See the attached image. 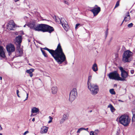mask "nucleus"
I'll return each mask as SVG.
<instances>
[{
  "instance_id": "5",
  "label": "nucleus",
  "mask_w": 135,
  "mask_h": 135,
  "mask_svg": "<svg viewBox=\"0 0 135 135\" xmlns=\"http://www.w3.org/2000/svg\"><path fill=\"white\" fill-rule=\"evenodd\" d=\"M108 76L110 79L119 80V75L117 71H114L108 74Z\"/></svg>"
},
{
  "instance_id": "35",
  "label": "nucleus",
  "mask_w": 135,
  "mask_h": 135,
  "mask_svg": "<svg viewBox=\"0 0 135 135\" xmlns=\"http://www.w3.org/2000/svg\"><path fill=\"white\" fill-rule=\"evenodd\" d=\"M99 131L98 129L95 130L94 131V133L95 134H96L97 135L98 133L99 132Z\"/></svg>"
},
{
  "instance_id": "33",
  "label": "nucleus",
  "mask_w": 135,
  "mask_h": 135,
  "mask_svg": "<svg viewBox=\"0 0 135 135\" xmlns=\"http://www.w3.org/2000/svg\"><path fill=\"white\" fill-rule=\"evenodd\" d=\"M119 1H117V2L115 4V8H116L118 7L119 5Z\"/></svg>"
},
{
  "instance_id": "22",
  "label": "nucleus",
  "mask_w": 135,
  "mask_h": 135,
  "mask_svg": "<svg viewBox=\"0 0 135 135\" xmlns=\"http://www.w3.org/2000/svg\"><path fill=\"white\" fill-rule=\"evenodd\" d=\"M15 25H13L12 26L11 25H7V28L10 30H13L15 27Z\"/></svg>"
},
{
  "instance_id": "20",
  "label": "nucleus",
  "mask_w": 135,
  "mask_h": 135,
  "mask_svg": "<svg viewBox=\"0 0 135 135\" xmlns=\"http://www.w3.org/2000/svg\"><path fill=\"white\" fill-rule=\"evenodd\" d=\"M93 71L95 72H96L98 71V69L97 68V65L96 64H94L92 68Z\"/></svg>"
},
{
  "instance_id": "8",
  "label": "nucleus",
  "mask_w": 135,
  "mask_h": 135,
  "mask_svg": "<svg viewBox=\"0 0 135 135\" xmlns=\"http://www.w3.org/2000/svg\"><path fill=\"white\" fill-rule=\"evenodd\" d=\"M6 48L9 56H10L11 53L13 52L15 50L14 46L11 44L7 45Z\"/></svg>"
},
{
  "instance_id": "18",
  "label": "nucleus",
  "mask_w": 135,
  "mask_h": 135,
  "mask_svg": "<svg viewBox=\"0 0 135 135\" xmlns=\"http://www.w3.org/2000/svg\"><path fill=\"white\" fill-rule=\"evenodd\" d=\"M17 51L19 53V56H20L22 54V50L20 48V46L18 45L17 48Z\"/></svg>"
},
{
  "instance_id": "4",
  "label": "nucleus",
  "mask_w": 135,
  "mask_h": 135,
  "mask_svg": "<svg viewBox=\"0 0 135 135\" xmlns=\"http://www.w3.org/2000/svg\"><path fill=\"white\" fill-rule=\"evenodd\" d=\"M119 120L120 123L126 127L128 126L129 124L131 119L128 115H123L119 118Z\"/></svg>"
},
{
  "instance_id": "23",
  "label": "nucleus",
  "mask_w": 135,
  "mask_h": 135,
  "mask_svg": "<svg viewBox=\"0 0 135 135\" xmlns=\"http://www.w3.org/2000/svg\"><path fill=\"white\" fill-rule=\"evenodd\" d=\"M132 113L133 114L132 121L133 122H134L135 121V109H134L133 110Z\"/></svg>"
},
{
  "instance_id": "57",
  "label": "nucleus",
  "mask_w": 135,
  "mask_h": 135,
  "mask_svg": "<svg viewBox=\"0 0 135 135\" xmlns=\"http://www.w3.org/2000/svg\"><path fill=\"white\" fill-rule=\"evenodd\" d=\"M2 135V133H0V135Z\"/></svg>"
},
{
  "instance_id": "28",
  "label": "nucleus",
  "mask_w": 135,
  "mask_h": 135,
  "mask_svg": "<svg viewBox=\"0 0 135 135\" xmlns=\"http://www.w3.org/2000/svg\"><path fill=\"white\" fill-rule=\"evenodd\" d=\"M7 25H11L12 26H13V25H15V24L14 22V21L13 20H11L10 21L9 23L7 24Z\"/></svg>"
},
{
  "instance_id": "27",
  "label": "nucleus",
  "mask_w": 135,
  "mask_h": 135,
  "mask_svg": "<svg viewBox=\"0 0 135 135\" xmlns=\"http://www.w3.org/2000/svg\"><path fill=\"white\" fill-rule=\"evenodd\" d=\"M34 70V69H30L27 70L26 71V72L29 74L32 73Z\"/></svg>"
},
{
  "instance_id": "25",
  "label": "nucleus",
  "mask_w": 135,
  "mask_h": 135,
  "mask_svg": "<svg viewBox=\"0 0 135 135\" xmlns=\"http://www.w3.org/2000/svg\"><path fill=\"white\" fill-rule=\"evenodd\" d=\"M62 25L65 30L67 31L68 30V26L67 24V23H64L63 25Z\"/></svg>"
},
{
  "instance_id": "34",
  "label": "nucleus",
  "mask_w": 135,
  "mask_h": 135,
  "mask_svg": "<svg viewBox=\"0 0 135 135\" xmlns=\"http://www.w3.org/2000/svg\"><path fill=\"white\" fill-rule=\"evenodd\" d=\"M109 92L110 93H115L113 89H110L109 90Z\"/></svg>"
},
{
  "instance_id": "47",
  "label": "nucleus",
  "mask_w": 135,
  "mask_h": 135,
  "mask_svg": "<svg viewBox=\"0 0 135 135\" xmlns=\"http://www.w3.org/2000/svg\"><path fill=\"white\" fill-rule=\"evenodd\" d=\"M35 118H33L32 119V121L33 122H34L35 121Z\"/></svg>"
},
{
  "instance_id": "48",
  "label": "nucleus",
  "mask_w": 135,
  "mask_h": 135,
  "mask_svg": "<svg viewBox=\"0 0 135 135\" xmlns=\"http://www.w3.org/2000/svg\"><path fill=\"white\" fill-rule=\"evenodd\" d=\"M52 122V120H50L49 121V122H48V123H51V122Z\"/></svg>"
},
{
  "instance_id": "16",
  "label": "nucleus",
  "mask_w": 135,
  "mask_h": 135,
  "mask_svg": "<svg viewBox=\"0 0 135 135\" xmlns=\"http://www.w3.org/2000/svg\"><path fill=\"white\" fill-rule=\"evenodd\" d=\"M0 56L4 58L6 57L5 53L3 50V47L0 46Z\"/></svg>"
},
{
  "instance_id": "37",
  "label": "nucleus",
  "mask_w": 135,
  "mask_h": 135,
  "mask_svg": "<svg viewBox=\"0 0 135 135\" xmlns=\"http://www.w3.org/2000/svg\"><path fill=\"white\" fill-rule=\"evenodd\" d=\"M105 37H107V35H108V29H107V30L105 32Z\"/></svg>"
},
{
  "instance_id": "59",
  "label": "nucleus",
  "mask_w": 135,
  "mask_h": 135,
  "mask_svg": "<svg viewBox=\"0 0 135 135\" xmlns=\"http://www.w3.org/2000/svg\"><path fill=\"white\" fill-rule=\"evenodd\" d=\"M54 114V113H52V114Z\"/></svg>"
},
{
  "instance_id": "32",
  "label": "nucleus",
  "mask_w": 135,
  "mask_h": 135,
  "mask_svg": "<svg viewBox=\"0 0 135 135\" xmlns=\"http://www.w3.org/2000/svg\"><path fill=\"white\" fill-rule=\"evenodd\" d=\"M133 25V24L132 23H131L129 24H128V27L129 28H130L132 27Z\"/></svg>"
},
{
  "instance_id": "14",
  "label": "nucleus",
  "mask_w": 135,
  "mask_h": 135,
  "mask_svg": "<svg viewBox=\"0 0 135 135\" xmlns=\"http://www.w3.org/2000/svg\"><path fill=\"white\" fill-rule=\"evenodd\" d=\"M16 42L18 44V45L21 46V43L22 41V37L21 36H18L16 37Z\"/></svg>"
},
{
  "instance_id": "2",
  "label": "nucleus",
  "mask_w": 135,
  "mask_h": 135,
  "mask_svg": "<svg viewBox=\"0 0 135 135\" xmlns=\"http://www.w3.org/2000/svg\"><path fill=\"white\" fill-rule=\"evenodd\" d=\"M133 53L129 50L125 51L123 54L122 61L124 62H129L133 59Z\"/></svg>"
},
{
  "instance_id": "6",
  "label": "nucleus",
  "mask_w": 135,
  "mask_h": 135,
  "mask_svg": "<svg viewBox=\"0 0 135 135\" xmlns=\"http://www.w3.org/2000/svg\"><path fill=\"white\" fill-rule=\"evenodd\" d=\"M119 69L121 72V76L122 77V78L120 77L119 80L126 81L125 79L128 76V73L124 70L122 67H120Z\"/></svg>"
},
{
  "instance_id": "40",
  "label": "nucleus",
  "mask_w": 135,
  "mask_h": 135,
  "mask_svg": "<svg viewBox=\"0 0 135 135\" xmlns=\"http://www.w3.org/2000/svg\"><path fill=\"white\" fill-rule=\"evenodd\" d=\"M29 132L28 131H26L23 134L24 135H26V134L28 133Z\"/></svg>"
},
{
  "instance_id": "3",
  "label": "nucleus",
  "mask_w": 135,
  "mask_h": 135,
  "mask_svg": "<svg viewBox=\"0 0 135 135\" xmlns=\"http://www.w3.org/2000/svg\"><path fill=\"white\" fill-rule=\"evenodd\" d=\"M92 76H89L88 77V88L92 93H98L99 91L98 86L93 84H91L90 83Z\"/></svg>"
},
{
  "instance_id": "43",
  "label": "nucleus",
  "mask_w": 135,
  "mask_h": 135,
  "mask_svg": "<svg viewBox=\"0 0 135 135\" xmlns=\"http://www.w3.org/2000/svg\"><path fill=\"white\" fill-rule=\"evenodd\" d=\"M29 75H30V76L31 77H32V76H33V74H32V73H31V74H29Z\"/></svg>"
},
{
  "instance_id": "49",
  "label": "nucleus",
  "mask_w": 135,
  "mask_h": 135,
  "mask_svg": "<svg viewBox=\"0 0 135 135\" xmlns=\"http://www.w3.org/2000/svg\"><path fill=\"white\" fill-rule=\"evenodd\" d=\"M2 127H1V126L0 125V131L2 130Z\"/></svg>"
},
{
  "instance_id": "56",
  "label": "nucleus",
  "mask_w": 135,
  "mask_h": 135,
  "mask_svg": "<svg viewBox=\"0 0 135 135\" xmlns=\"http://www.w3.org/2000/svg\"><path fill=\"white\" fill-rule=\"evenodd\" d=\"M94 95H95L96 93H93Z\"/></svg>"
},
{
  "instance_id": "53",
  "label": "nucleus",
  "mask_w": 135,
  "mask_h": 135,
  "mask_svg": "<svg viewBox=\"0 0 135 135\" xmlns=\"http://www.w3.org/2000/svg\"><path fill=\"white\" fill-rule=\"evenodd\" d=\"M32 116H33V114L32 113L31 114L30 116L31 117H32Z\"/></svg>"
},
{
  "instance_id": "45",
  "label": "nucleus",
  "mask_w": 135,
  "mask_h": 135,
  "mask_svg": "<svg viewBox=\"0 0 135 135\" xmlns=\"http://www.w3.org/2000/svg\"><path fill=\"white\" fill-rule=\"evenodd\" d=\"M15 2H17L18 1H19L20 0H14Z\"/></svg>"
},
{
  "instance_id": "41",
  "label": "nucleus",
  "mask_w": 135,
  "mask_h": 135,
  "mask_svg": "<svg viewBox=\"0 0 135 135\" xmlns=\"http://www.w3.org/2000/svg\"><path fill=\"white\" fill-rule=\"evenodd\" d=\"M64 2L66 4L68 5L69 4V3L68 1H64Z\"/></svg>"
},
{
  "instance_id": "1",
  "label": "nucleus",
  "mask_w": 135,
  "mask_h": 135,
  "mask_svg": "<svg viewBox=\"0 0 135 135\" xmlns=\"http://www.w3.org/2000/svg\"><path fill=\"white\" fill-rule=\"evenodd\" d=\"M44 49L48 51L59 64H61L66 60L65 56L60 43L55 50L50 49L46 47L44 48Z\"/></svg>"
},
{
  "instance_id": "7",
  "label": "nucleus",
  "mask_w": 135,
  "mask_h": 135,
  "mask_svg": "<svg viewBox=\"0 0 135 135\" xmlns=\"http://www.w3.org/2000/svg\"><path fill=\"white\" fill-rule=\"evenodd\" d=\"M45 25L43 24H37L35 28V30L36 31L44 32L45 31Z\"/></svg>"
},
{
  "instance_id": "15",
  "label": "nucleus",
  "mask_w": 135,
  "mask_h": 135,
  "mask_svg": "<svg viewBox=\"0 0 135 135\" xmlns=\"http://www.w3.org/2000/svg\"><path fill=\"white\" fill-rule=\"evenodd\" d=\"M36 25V24L35 22H31L27 25L31 29H33L34 30H35V28Z\"/></svg>"
},
{
  "instance_id": "26",
  "label": "nucleus",
  "mask_w": 135,
  "mask_h": 135,
  "mask_svg": "<svg viewBox=\"0 0 135 135\" xmlns=\"http://www.w3.org/2000/svg\"><path fill=\"white\" fill-rule=\"evenodd\" d=\"M60 21L61 25H63L64 23H67L65 19L63 18H61L60 20Z\"/></svg>"
},
{
  "instance_id": "30",
  "label": "nucleus",
  "mask_w": 135,
  "mask_h": 135,
  "mask_svg": "<svg viewBox=\"0 0 135 135\" xmlns=\"http://www.w3.org/2000/svg\"><path fill=\"white\" fill-rule=\"evenodd\" d=\"M42 52L44 56L45 57H47V54L45 52V51L43 50H42Z\"/></svg>"
},
{
  "instance_id": "36",
  "label": "nucleus",
  "mask_w": 135,
  "mask_h": 135,
  "mask_svg": "<svg viewBox=\"0 0 135 135\" xmlns=\"http://www.w3.org/2000/svg\"><path fill=\"white\" fill-rule=\"evenodd\" d=\"M81 25V24L80 23H78V24H76V25H75V28L76 29H77L78 28V27L80 25Z\"/></svg>"
},
{
  "instance_id": "38",
  "label": "nucleus",
  "mask_w": 135,
  "mask_h": 135,
  "mask_svg": "<svg viewBox=\"0 0 135 135\" xmlns=\"http://www.w3.org/2000/svg\"><path fill=\"white\" fill-rule=\"evenodd\" d=\"M28 93H27L26 97V98L24 100V101H25L26 100H27V99L28 98Z\"/></svg>"
},
{
  "instance_id": "46",
  "label": "nucleus",
  "mask_w": 135,
  "mask_h": 135,
  "mask_svg": "<svg viewBox=\"0 0 135 135\" xmlns=\"http://www.w3.org/2000/svg\"><path fill=\"white\" fill-rule=\"evenodd\" d=\"M17 95L18 97H19L20 98V97L19 95V93H17Z\"/></svg>"
},
{
  "instance_id": "39",
  "label": "nucleus",
  "mask_w": 135,
  "mask_h": 135,
  "mask_svg": "<svg viewBox=\"0 0 135 135\" xmlns=\"http://www.w3.org/2000/svg\"><path fill=\"white\" fill-rule=\"evenodd\" d=\"M131 73L132 74H133L134 72V70H131L130 71Z\"/></svg>"
},
{
  "instance_id": "44",
  "label": "nucleus",
  "mask_w": 135,
  "mask_h": 135,
  "mask_svg": "<svg viewBox=\"0 0 135 135\" xmlns=\"http://www.w3.org/2000/svg\"><path fill=\"white\" fill-rule=\"evenodd\" d=\"M118 101L119 102H124L122 100H118Z\"/></svg>"
},
{
  "instance_id": "51",
  "label": "nucleus",
  "mask_w": 135,
  "mask_h": 135,
  "mask_svg": "<svg viewBox=\"0 0 135 135\" xmlns=\"http://www.w3.org/2000/svg\"><path fill=\"white\" fill-rule=\"evenodd\" d=\"M0 80H2V77H1V76H0Z\"/></svg>"
},
{
  "instance_id": "55",
  "label": "nucleus",
  "mask_w": 135,
  "mask_h": 135,
  "mask_svg": "<svg viewBox=\"0 0 135 135\" xmlns=\"http://www.w3.org/2000/svg\"><path fill=\"white\" fill-rule=\"evenodd\" d=\"M112 94H115V93H111Z\"/></svg>"
},
{
  "instance_id": "58",
  "label": "nucleus",
  "mask_w": 135,
  "mask_h": 135,
  "mask_svg": "<svg viewBox=\"0 0 135 135\" xmlns=\"http://www.w3.org/2000/svg\"><path fill=\"white\" fill-rule=\"evenodd\" d=\"M25 26H26V25H25L24 26V27H25Z\"/></svg>"
},
{
  "instance_id": "42",
  "label": "nucleus",
  "mask_w": 135,
  "mask_h": 135,
  "mask_svg": "<svg viewBox=\"0 0 135 135\" xmlns=\"http://www.w3.org/2000/svg\"><path fill=\"white\" fill-rule=\"evenodd\" d=\"M49 118L50 119V120L52 121V117H51L50 116H49Z\"/></svg>"
},
{
  "instance_id": "11",
  "label": "nucleus",
  "mask_w": 135,
  "mask_h": 135,
  "mask_svg": "<svg viewBox=\"0 0 135 135\" xmlns=\"http://www.w3.org/2000/svg\"><path fill=\"white\" fill-rule=\"evenodd\" d=\"M124 19L122 22L121 25H122L124 21L126 22L129 21L130 19V16L129 14V12H128L125 15V16L124 17Z\"/></svg>"
},
{
  "instance_id": "31",
  "label": "nucleus",
  "mask_w": 135,
  "mask_h": 135,
  "mask_svg": "<svg viewBox=\"0 0 135 135\" xmlns=\"http://www.w3.org/2000/svg\"><path fill=\"white\" fill-rule=\"evenodd\" d=\"M83 129H85V128H81L79 129L77 131V133H80V132L83 130Z\"/></svg>"
},
{
  "instance_id": "13",
  "label": "nucleus",
  "mask_w": 135,
  "mask_h": 135,
  "mask_svg": "<svg viewBox=\"0 0 135 135\" xmlns=\"http://www.w3.org/2000/svg\"><path fill=\"white\" fill-rule=\"evenodd\" d=\"M69 115L67 114H65L63 115L60 121V123L61 124L63 123L64 122L68 119Z\"/></svg>"
},
{
  "instance_id": "54",
  "label": "nucleus",
  "mask_w": 135,
  "mask_h": 135,
  "mask_svg": "<svg viewBox=\"0 0 135 135\" xmlns=\"http://www.w3.org/2000/svg\"><path fill=\"white\" fill-rule=\"evenodd\" d=\"M92 112V110H90V111L89 112Z\"/></svg>"
},
{
  "instance_id": "52",
  "label": "nucleus",
  "mask_w": 135,
  "mask_h": 135,
  "mask_svg": "<svg viewBox=\"0 0 135 135\" xmlns=\"http://www.w3.org/2000/svg\"><path fill=\"white\" fill-rule=\"evenodd\" d=\"M19 92V91L18 90H17V93H18Z\"/></svg>"
},
{
  "instance_id": "10",
  "label": "nucleus",
  "mask_w": 135,
  "mask_h": 135,
  "mask_svg": "<svg viewBox=\"0 0 135 135\" xmlns=\"http://www.w3.org/2000/svg\"><path fill=\"white\" fill-rule=\"evenodd\" d=\"M90 11L93 13L94 16H96L100 11V8L99 7L91 9Z\"/></svg>"
},
{
  "instance_id": "17",
  "label": "nucleus",
  "mask_w": 135,
  "mask_h": 135,
  "mask_svg": "<svg viewBox=\"0 0 135 135\" xmlns=\"http://www.w3.org/2000/svg\"><path fill=\"white\" fill-rule=\"evenodd\" d=\"M48 128L46 126L43 127L41 128L40 132L42 134L44 133H46L48 131Z\"/></svg>"
},
{
  "instance_id": "9",
  "label": "nucleus",
  "mask_w": 135,
  "mask_h": 135,
  "mask_svg": "<svg viewBox=\"0 0 135 135\" xmlns=\"http://www.w3.org/2000/svg\"><path fill=\"white\" fill-rule=\"evenodd\" d=\"M45 31L44 32H48L51 33L54 31V29L52 27L47 25H45Z\"/></svg>"
},
{
  "instance_id": "21",
  "label": "nucleus",
  "mask_w": 135,
  "mask_h": 135,
  "mask_svg": "<svg viewBox=\"0 0 135 135\" xmlns=\"http://www.w3.org/2000/svg\"><path fill=\"white\" fill-rule=\"evenodd\" d=\"M108 108H110L111 112L113 113L115 111V109L113 106L111 104H110L108 107Z\"/></svg>"
},
{
  "instance_id": "19",
  "label": "nucleus",
  "mask_w": 135,
  "mask_h": 135,
  "mask_svg": "<svg viewBox=\"0 0 135 135\" xmlns=\"http://www.w3.org/2000/svg\"><path fill=\"white\" fill-rule=\"evenodd\" d=\"M39 111V109L35 107H34L33 108L31 109V112L33 113H37Z\"/></svg>"
},
{
  "instance_id": "29",
  "label": "nucleus",
  "mask_w": 135,
  "mask_h": 135,
  "mask_svg": "<svg viewBox=\"0 0 135 135\" xmlns=\"http://www.w3.org/2000/svg\"><path fill=\"white\" fill-rule=\"evenodd\" d=\"M70 93H77V90L76 89H73L71 91Z\"/></svg>"
},
{
  "instance_id": "24",
  "label": "nucleus",
  "mask_w": 135,
  "mask_h": 135,
  "mask_svg": "<svg viewBox=\"0 0 135 135\" xmlns=\"http://www.w3.org/2000/svg\"><path fill=\"white\" fill-rule=\"evenodd\" d=\"M52 93H56L57 91V88L56 87H52L51 89Z\"/></svg>"
},
{
  "instance_id": "12",
  "label": "nucleus",
  "mask_w": 135,
  "mask_h": 135,
  "mask_svg": "<svg viewBox=\"0 0 135 135\" xmlns=\"http://www.w3.org/2000/svg\"><path fill=\"white\" fill-rule=\"evenodd\" d=\"M78 93H70L69 100L71 102L73 101L77 96Z\"/></svg>"
},
{
  "instance_id": "50",
  "label": "nucleus",
  "mask_w": 135,
  "mask_h": 135,
  "mask_svg": "<svg viewBox=\"0 0 135 135\" xmlns=\"http://www.w3.org/2000/svg\"><path fill=\"white\" fill-rule=\"evenodd\" d=\"M88 129V128L86 129L85 128V129H83V130H86V131H87Z\"/></svg>"
}]
</instances>
